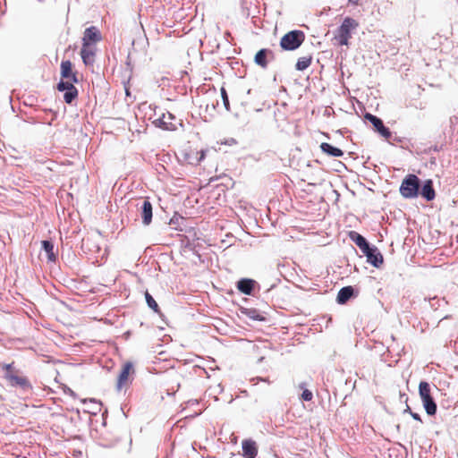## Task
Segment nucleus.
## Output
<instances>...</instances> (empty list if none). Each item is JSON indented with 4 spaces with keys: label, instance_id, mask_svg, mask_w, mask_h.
Returning <instances> with one entry per match:
<instances>
[{
    "label": "nucleus",
    "instance_id": "obj_14",
    "mask_svg": "<svg viewBox=\"0 0 458 458\" xmlns=\"http://www.w3.org/2000/svg\"><path fill=\"white\" fill-rule=\"evenodd\" d=\"M140 216L142 219V223L145 225H148L152 221L153 216V208L151 202L148 198L143 199L142 204L140 206Z\"/></svg>",
    "mask_w": 458,
    "mask_h": 458
},
{
    "label": "nucleus",
    "instance_id": "obj_9",
    "mask_svg": "<svg viewBox=\"0 0 458 458\" xmlns=\"http://www.w3.org/2000/svg\"><path fill=\"white\" fill-rule=\"evenodd\" d=\"M364 118L373 124L375 131H377L385 139L388 140L391 137V131L387 127L384 125L383 121L380 118L369 113H367L364 115Z\"/></svg>",
    "mask_w": 458,
    "mask_h": 458
},
{
    "label": "nucleus",
    "instance_id": "obj_20",
    "mask_svg": "<svg viewBox=\"0 0 458 458\" xmlns=\"http://www.w3.org/2000/svg\"><path fill=\"white\" fill-rule=\"evenodd\" d=\"M420 194L427 200H433L436 197L435 190L433 189V182L431 180H428L422 186Z\"/></svg>",
    "mask_w": 458,
    "mask_h": 458
},
{
    "label": "nucleus",
    "instance_id": "obj_31",
    "mask_svg": "<svg viewBox=\"0 0 458 458\" xmlns=\"http://www.w3.org/2000/svg\"><path fill=\"white\" fill-rule=\"evenodd\" d=\"M360 0H348L349 4L357 5Z\"/></svg>",
    "mask_w": 458,
    "mask_h": 458
},
{
    "label": "nucleus",
    "instance_id": "obj_18",
    "mask_svg": "<svg viewBox=\"0 0 458 458\" xmlns=\"http://www.w3.org/2000/svg\"><path fill=\"white\" fill-rule=\"evenodd\" d=\"M254 284H255V281L252 279H247V278L241 279L237 283V288L241 293L250 295V294H251V293L253 291Z\"/></svg>",
    "mask_w": 458,
    "mask_h": 458
},
{
    "label": "nucleus",
    "instance_id": "obj_24",
    "mask_svg": "<svg viewBox=\"0 0 458 458\" xmlns=\"http://www.w3.org/2000/svg\"><path fill=\"white\" fill-rule=\"evenodd\" d=\"M242 313L246 315L248 318H251L252 320H256V321L265 320V318L261 314H259V312L257 310H254V309H244L242 310Z\"/></svg>",
    "mask_w": 458,
    "mask_h": 458
},
{
    "label": "nucleus",
    "instance_id": "obj_8",
    "mask_svg": "<svg viewBox=\"0 0 458 458\" xmlns=\"http://www.w3.org/2000/svg\"><path fill=\"white\" fill-rule=\"evenodd\" d=\"M134 373L133 366L131 362L123 365L121 372L118 375L116 387L118 390L126 387L130 384V377Z\"/></svg>",
    "mask_w": 458,
    "mask_h": 458
},
{
    "label": "nucleus",
    "instance_id": "obj_11",
    "mask_svg": "<svg viewBox=\"0 0 458 458\" xmlns=\"http://www.w3.org/2000/svg\"><path fill=\"white\" fill-rule=\"evenodd\" d=\"M363 253L367 257V261L375 267L378 268L383 265V255L377 247H369V250H365Z\"/></svg>",
    "mask_w": 458,
    "mask_h": 458
},
{
    "label": "nucleus",
    "instance_id": "obj_7",
    "mask_svg": "<svg viewBox=\"0 0 458 458\" xmlns=\"http://www.w3.org/2000/svg\"><path fill=\"white\" fill-rule=\"evenodd\" d=\"M156 126L166 131H176L182 123L172 113L166 112L154 121Z\"/></svg>",
    "mask_w": 458,
    "mask_h": 458
},
{
    "label": "nucleus",
    "instance_id": "obj_17",
    "mask_svg": "<svg viewBox=\"0 0 458 458\" xmlns=\"http://www.w3.org/2000/svg\"><path fill=\"white\" fill-rule=\"evenodd\" d=\"M349 238L361 250L362 252L369 250L370 247L367 240L355 231L349 232Z\"/></svg>",
    "mask_w": 458,
    "mask_h": 458
},
{
    "label": "nucleus",
    "instance_id": "obj_1",
    "mask_svg": "<svg viewBox=\"0 0 458 458\" xmlns=\"http://www.w3.org/2000/svg\"><path fill=\"white\" fill-rule=\"evenodd\" d=\"M3 369L4 370V378L10 386L20 387L23 391L32 388L28 377L13 366V362L4 364Z\"/></svg>",
    "mask_w": 458,
    "mask_h": 458
},
{
    "label": "nucleus",
    "instance_id": "obj_23",
    "mask_svg": "<svg viewBox=\"0 0 458 458\" xmlns=\"http://www.w3.org/2000/svg\"><path fill=\"white\" fill-rule=\"evenodd\" d=\"M42 247H43V250L47 254L48 260L55 261L56 257H55V255L54 253V245H53V243L50 242L49 241H43L42 242Z\"/></svg>",
    "mask_w": 458,
    "mask_h": 458
},
{
    "label": "nucleus",
    "instance_id": "obj_10",
    "mask_svg": "<svg viewBox=\"0 0 458 458\" xmlns=\"http://www.w3.org/2000/svg\"><path fill=\"white\" fill-rule=\"evenodd\" d=\"M101 39L102 37L99 30L95 26H91L87 28L84 31L82 45L95 46V44L101 41Z\"/></svg>",
    "mask_w": 458,
    "mask_h": 458
},
{
    "label": "nucleus",
    "instance_id": "obj_26",
    "mask_svg": "<svg viewBox=\"0 0 458 458\" xmlns=\"http://www.w3.org/2000/svg\"><path fill=\"white\" fill-rule=\"evenodd\" d=\"M145 299H146L148 306L151 310H153L157 313L160 312V309H159L157 301L154 300V298L150 295V293L148 292L145 293Z\"/></svg>",
    "mask_w": 458,
    "mask_h": 458
},
{
    "label": "nucleus",
    "instance_id": "obj_12",
    "mask_svg": "<svg viewBox=\"0 0 458 458\" xmlns=\"http://www.w3.org/2000/svg\"><path fill=\"white\" fill-rule=\"evenodd\" d=\"M60 73L62 80L72 81L78 82L77 72L73 71L72 64L71 61H62L60 65Z\"/></svg>",
    "mask_w": 458,
    "mask_h": 458
},
{
    "label": "nucleus",
    "instance_id": "obj_25",
    "mask_svg": "<svg viewBox=\"0 0 458 458\" xmlns=\"http://www.w3.org/2000/svg\"><path fill=\"white\" fill-rule=\"evenodd\" d=\"M74 83L72 81H68V80H62L58 84H57V89L59 91H67V90H72V89L75 88L74 86Z\"/></svg>",
    "mask_w": 458,
    "mask_h": 458
},
{
    "label": "nucleus",
    "instance_id": "obj_19",
    "mask_svg": "<svg viewBox=\"0 0 458 458\" xmlns=\"http://www.w3.org/2000/svg\"><path fill=\"white\" fill-rule=\"evenodd\" d=\"M320 148L323 153H325L330 157H340L344 155V151L342 149L333 147L332 145H330L327 142L321 143Z\"/></svg>",
    "mask_w": 458,
    "mask_h": 458
},
{
    "label": "nucleus",
    "instance_id": "obj_30",
    "mask_svg": "<svg viewBox=\"0 0 458 458\" xmlns=\"http://www.w3.org/2000/svg\"><path fill=\"white\" fill-rule=\"evenodd\" d=\"M406 411L410 412L411 416L414 420H418V421H420V422H422L420 416L418 413L411 411V410L410 409V407H408Z\"/></svg>",
    "mask_w": 458,
    "mask_h": 458
},
{
    "label": "nucleus",
    "instance_id": "obj_3",
    "mask_svg": "<svg viewBox=\"0 0 458 458\" xmlns=\"http://www.w3.org/2000/svg\"><path fill=\"white\" fill-rule=\"evenodd\" d=\"M305 34L301 30H292L284 34L280 40V47L286 51L297 49L304 41Z\"/></svg>",
    "mask_w": 458,
    "mask_h": 458
},
{
    "label": "nucleus",
    "instance_id": "obj_29",
    "mask_svg": "<svg viewBox=\"0 0 458 458\" xmlns=\"http://www.w3.org/2000/svg\"><path fill=\"white\" fill-rule=\"evenodd\" d=\"M312 397H313V394L310 390H308V389L303 390V392L301 394L302 400L310 401L312 399Z\"/></svg>",
    "mask_w": 458,
    "mask_h": 458
},
{
    "label": "nucleus",
    "instance_id": "obj_15",
    "mask_svg": "<svg viewBox=\"0 0 458 458\" xmlns=\"http://www.w3.org/2000/svg\"><path fill=\"white\" fill-rule=\"evenodd\" d=\"M258 454V447L255 441L247 439L242 441V455L245 458H255Z\"/></svg>",
    "mask_w": 458,
    "mask_h": 458
},
{
    "label": "nucleus",
    "instance_id": "obj_22",
    "mask_svg": "<svg viewBox=\"0 0 458 458\" xmlns=\"http://www.w3.org/2000/svg\"><path fill=\"white\" fill-rule=\"evenodd\" d=\"M312 63V55H303L298 58L295 68L298 71H304L306 70Z\"/></svg>",
    "mask_w": 458,
    "mask_h": 458
},
{
    "label": "nucleus",
    "instance_id": "obj_21",
    "mask_svg": "<svg viewBox=\"0 0 458 458\" xmlns=\"http://www.w3.org/2000/svg\"><path fill=\"white\" fill-rule=\"evenodd\" d=\"M353 295V288L345 286L338 292L336 301L339 304H344Z\"/></svg>",
    "mask_w": 458,
    "mask_h": 458
},
{
    "label": "nucleus",
    "instance_id": "obj_16",
    "mask_svg": "<svg viewBox=\"0 0 458 458\" xmlns=\"http://www.w3.org/2000/svg\"><path fill=\"white\" fill-rule=\"evenodd\" d=\"M268 55H270L273 58L274 55H273V52L271 50L266 49V48L260 49L255 55L254 61L260 67L267 68V64H268V63H267V56Z\"/></svg>",
    "mask_w": 458,
    "mask_h": 458
},
{
    "label": "nucleus",
    "instance_id": "obj_27",
    "mask_svg": "<svg viewBox=\"0 0 458 458\" xmlns=\"http://www.w3.org/2000/svg\"><path fill=\"white\" fill-rule=\"evenodd\" d=\"M78 97V89L76 88L67 90L64 94V100L67 104H71Z\"/></svg>",
    "mask_w": 458,
    "mask_h": 458
},
{
    "label": "nucleus",
    "instance_id": "obj_2",
    "mask_svg": "<svg viewBox=\"0 0 458 458\" xmlns=\"http://www.w3.org/2000/svg\"><path fill=\"white\" fill-rule=\"evenodd\" d=\"M359 27V22L351 17L344 19L343 23L338 28L335 39L340 46H347L349 39L352 38V31Z\"/></svg>",
    "mask_w": 458,
    "mask_h": 458
},
{
    "label": "nucleus",
    "instance_id": "obj_5",
    "mask_svg": "<svg viewBox=\"0 0 458 458\" xmlns=\"http://www.w3.org/2000/svg\"><path fill=\"white\" fill-rule=\"evenodd\" d=\"M181 156L186 163L198 165L205 157V151L202 148H199L197 145L188 142L182 147Z\"/></svg>",
    "mask_w": 458,
    "mask_h": 458
},
{
    "label": "nucleus",
    "instance_id": "obj_28",
    "mask_svg": "<svg viewBox=\"0 0 458 458\" xmlns=\"http://www.w3.org/2000/svg\"><path fill=\"white\" fill-rule=\"evenodd\" d=\"M221 97H222L223 103H224L225 109L227 111H229L230 110L229 98H228L227 92L224 87L221 88Z\"/></svg>",
    "mask_w": 458,
    "mask_h": 458
},
{
    "label": "nucleus",
    "instance_id": "obj_4",
    "mask_svg": "<svg viewBox=\"0 0 458 458\" xmlns=\"http://www.w3.org/2000/svg\"><path fill=\"white\" fill-rule=\"evenodd\" d=\"M419 394L427 414L429 416L435 415L437 412V403L431 395L430 386L428 382L421 381L420 383Z\"/></svg>",
    "mask_w": 458,
    "mask_h": 458
},
{
    "label": "nucleus",
    "instance_id": "obj_6",
    "mask_svg": "<svg viewBox=\"0 0 458 458\" xmlns=\"http://www.w3.org/2000/svg\"><path fill=\"white\" fill-rule=\"evenodd\" d=\"M419 188V178L415 174H409L403 179L400 186V193L406 199H412L418 196Z\"/></svg>",
    "mask_w": 458,
    "mask_h": 458
},
{
    "label": "nucleus",
    "instance_id": "obj_13",
    "mask_svg": "<svg viewBox=\"0 0 458 458\" xmlns=\"http://www.w3.org/2000/svg\"><path fill=\"white\" fill-rule=\"evenodd\" d=\"M81 56L85 65H93L96 56V47L90 45H82Z\"/></svg>",
    "mask_w": 458,
    "mask_h": 458
}]
</instances>
